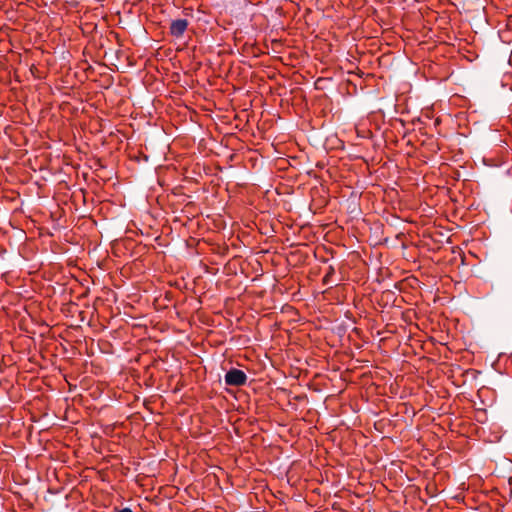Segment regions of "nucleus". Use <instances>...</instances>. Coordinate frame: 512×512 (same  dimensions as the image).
<instances>
[{
    "instance_id": "obj_2",
    "label": "nucleus",
    "mask_w": 512,
    "mask_h": 512,
    "mask_svg": "<svg viewBox=\"0 0 512 512\" xmlns=\"http://www.w3.org/2000/svg\"><path fill=\"white\" fill-rule=\"evenodd\" d=\"M187 27H188V20H186V19L173 20L170 25V34L173 37L180 38L185 33Z\"/></svg>"
},
{
    "instance_id": "obj_4",
    "label": "nucleus",
    "mask_w": 512,
    "mask_h": 512,
    "mask_svg": "<svg viewBox=\"0 0 512 512\" xmlns=\"http://www.w3.org/2000/svg\"><path fill=\"white\" fill-rule=\"evenodd\" d=\"M119 512H133L130 508H123Z\"/></svg>"
},
{
    "instance_id": "obj_1",
    "label": "nucleus",
    "mask_w": 512,
    "mask_h": 512,
    "mask_svg": "<svg viewBox=\"0 0 512 512\" xmlns=\"http://www.w3.org/2000/svg\"><path fill=\"white\" fill-rule=\"evenodd\" d=\"M246 381L247 375L240 369L232 368L225 374V383L229 386H242Z\"/></svg>"
},
{
    "instance_id": "obj_3",
    "label": "nucleus",
    "mask_w": 512,
    "mask_h": 512,
    "mask_svg": "<svg viewBox=\"0 0 512 512\" xmlns=\"http://www.w3.org/2000/svg\"><path fill=\"white\" fill-rule=\"evenodd\" d=\"M334 273H335L334 268H333L332 266H330V267L328 268V271L326 272V274H325L324 278H323V283H324L325 285L330 284V282H331V280H330V279H331V277L334 275Z\"/></svg>"
}]
</instances>
